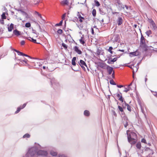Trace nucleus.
I'll list each match as a JSON object with an SVG mask.
<instances>
[{
	"mask_svg": "<svg viewBox=\"0 0 157 157\" xmlns=\"http://www.w3.org/2000/svg\"><path fill=\"white\" fill-rule=\"evenodd\" d=\"M139 30L141 33V38L140 40V47L141 48L142 50V52H144V56L142 58V59L146 56H149L150 57L151 56V52L148 51V50L150 47L153 48L152 47H149L146 44L145 40L146 39L144 38L143 35L141 33V31L140 29Z\"/></svg>",
	"mask_w": 157,
	"mask_h": 157,
	"instance_id": "f257e3e1",
	"label": "nucleus"
},
{
	"mask_svg": "<svg viewBox=\"0 0 157 157\" xmlns=\"http://www.w3.org/2000/svg\"><path fill=\"white\" fill-rule=\"evenodd\" d=\"M40 147L41 146L38 144V146L33 147L29 148L26 154L27 156L30 155L32 157L34 155L36 154H37L38 149L41 148Z\"/></svg>",
	"mask_w": 157,
	"mask_h": 157,
	"instance_id": "f03ea898",
	"label": "nucleus"
},
{
	"mask_svg": "<svg viewBox=\"0 0 157 157\" xmlns=\"http://www.w3.org/2000/svg\"><path fill=\"white\" fill-rule=\"evenodd\" d=\"M128 132H129V131L127 130V134L128 140L129 142H130L132 140H135L137 139V135L135 132H131L130 133H128Z\"/></svg>",
	"mask_w": 157,
	"mask_h": 157,
	"instance_id": "7ed1b4c3",
	"label": "nucleus"
},
{
	"mask_svg": "<svg viewBox=\"0 0 157 157\" xmlns=\"http://www.w3.org/2000/svg\"><path fill=\"white\" fill-rule=\"evenodd\" d=\"M76 57H73L71 60V63H72V64L74 66H75L77 67H78V69H73L72 68V69L74 71L77 72V71H79V65L78 64H77V65H76V63H75V61H76Z\"/></svg>",
	"mask_w": 157,
	"mask_h": 157,
	"instance_id": "20e7f679",
	"label": "nucleus"
},
{
	"mask_svg": "<svg viewBox=\"0 0 157 157\" xmlns=\"http://www.w3.org/2000/svg\"><path fill=\"white\" fill-rule=\"evenodd\" d=\"M48 154L47 151H46L39 150L37 152V155H38L46 156Z\"/></svg>",
	"mask_w": 157,
	"mask_h": 157,
	"instance_id": "39448f33",
	"label": "nucleus"
},
{
	"mask_svg": "<svg viewBox=\"0 0 157 157\" xmlns=\"http://www.w3.org/2000/svg\"><path fill=\"white\" fill-rule=\"evenodd\" d=\"M117 60V58H114L113 59L111 57L109 58L107 63L109 64H113Z\"/></svg>",
	"mask_w": 157,
	"mask_h": 157,
	"instance_id": "423d86ee",
	"label": "nucleus"
},
{
	"mask_svg": "<svg viewBox=\"0 0 157 157\" xmlns=\"http://www.w3.org/2000/svg\"><path fill=\"white\" fill-rule=\"evenodd\" d=\"M27 103H24L22 105H21L19 107H18L17 110L15 112V113L17 114L21 110V109H24L26 106Z\"/></svg>",
	"mask_w": 157,
	"mask_h": 157,
	"instance_id": "0eeeda50",
	"label": "nucleus"
},
{
	"mask_svg": "<svg viewBox=\"0 0 157 157\" xmlns=\"http://www.w3.org/2000/svg\"><path fill=\"white\" fill-rule=\"evenodd\" d=\"M50 82L51 84L54 88H56V86L58 87L59 86V83L55 82L53 79H51Z\"/></svg>",
	"mask_w": 157,
	"mask_h": 157,
	"instance_id": "6e6552de",
	"label": "nucleus"
},
{
	"mask_svg": "<svg viewBox=\"0 0 157 157\" xmlns=\"http://www.w3.org/2000/svg\"><path fill=\"white\" fill-rule=\"evenodd\" d=\"M106 69L109 75H111L112 71H113V67H111L109 65H106Z\"/></svg>",
	"mask_w": 157,
	"mask_h": 157,
	"instance_id": "1a4fd4ad",
	"label": "nucleus"
},
{
	"mask_svg": "<svg viewBox=\"0 0 157 157\" xmlns=\"http://www.w3.org/2000/svg\"><path fill=\"white\" fill-rule=\"evenodd\" d=\"M74 50L79 55H81L82 53L81 51L79 49L78 47L77 46H75L74 48Z\"/></svg>",
	"mask_w": 157,
	"mask_h": 157,
	"instance_id": "9d476101",
	"label": "nucleus"
},
{
	"mask_svg": "<svg viewBox=\"0 0 157 157\" xmlns=\"http://www.w3.org/2000/svg\"><path fill=\"white\" fill-rule=\"evenodd\" d=\"M130 56L131 57L136 56L139 55V52L136 50V51L134 52H132L129 53Z\"/></svg>",
	"mask_w": 157,
	"mask_h": 157,
	"instance_id": "9b49d317",
	"label": "nucleus"
},
{
	"mask_svg": "<svg viewBox=\"0 0 157 157\" xmlns=\"http://www.w3.org/2000/svg\"><path fill=\"white\" fill-rule=\"evenodd\" d=\"M123 22V20L122 17H118L117 20L118 25H121L122 24Z\"/></svg>",
	"mask_w": 157,
	"mask_h": 157,
	"instance_id": "f8f14e48",
	"label": "nucleus"
},
{
	"mask_svg": "<svg viewBox=\"0 0 157 157\" xmlns=\"http://www.w3.org/2000/svg\"><path fill=\"white\" fill-rule=\"evenodd\" d=\"M15 60H16L17 64H22L23 63L24 61L22 59H17V58L15 57Z\"/></svg>",
	"mask_w": 157,
	"mask_h": 157,
	"instance_id": "ddd939ff",
	"label": "nucleus"
},
{
	"mask_svg": "<svg viewBox=\"0 0 157 157\" xmlns=\"http://www.w3.org/2000/svg\"><path fill=\"white\" fill-rule=\"evenodd\" d=\"M79 64L80 65L81 67H82V66H84L87 67V68L88 69L87 65L85 61L82 59H80L79 61Z\"/></svg>",
	"mask_w": 157,
	"mask_h": 157,
	"instance_id": "4468645a",
	"label": "nucleus"
},
{
	"mask_svg": "<svg viewBox=\"0 0 157 157\" xmlns=\"http://www.w3.org/2000/svg\"><path fill=\"white\" fill-rule=\"evenodd\" d=\"M106 65H107L105 63L101 62H99L98 64V67H99L103 69H105V67Z\"/></svg>",
	"mask_w": 157,
	"mask_h": 157,
	"instance_id": "2eb2a0df",
	"label": "nucleus"
},
{
	"mask_svg": "<svg viewBox=\"0 0 157 157\" xmlns=\"http://www.w3.org/2000/svg\"><path fill=\"white\" fill-rule=\"evenodd\" d=\"M13 33L15 35L17 36H18L21 35V32L16 29L14 30L13 31Z\"/></svg>",
	"mask_w": 157,
	"mask_h": 157,
	"instance_id": "dca6fc26",
	"label": "nucleus"
},
{
	"mask_svg": "<svg viewBox=\"0 0 157 157\" xmlns=\"http://www.w3.org/2000/svg\"><path fill=\"white\" fill-rule=\"evenodd\" d=\"M105 7H103V8H99V11L101 14L104 15L105 14Z\"/></svg>",
	"mask_w": 157,
	"mask_h": 157,
	"instance_id": "f3484780",
	"label": "nucleus"
},
{
	"mask_svg": "<svg viewBox=\"0 0 157 157\" xmlns=\"http://www.w3.org/2000/svg\"><path fill=\"white\" fill-rule=\"evenodd\" d=\"M122 107L119 105H118V108L120 112H123V111L124 110V109H125L126 108L125 106H124V103L122 104Z\"/></svg>",
	"mask_w": 157,
	"mask_h": 157,
	"instance_id": "a211bd4d",
	"label": "nucleus"
},
{
	"mask_svg": "<svg viewBox=\"0 0 157 157\" xmlns=\"http://www.w3.org/2000/svg\"><path fill=\"white\" fill-rule=\"evenodd\" d=\"M118 5V6L117 7V8L119 11H121L122 9H124V7L122 3H120V4H119Z\"/></svg>",
	"mask_w": 157,
	"mask_h": 157,
	"instance_id": "6ab92c4d",
	"label": "nucleus"
},
{
	"mask_svg": "<svg viewBox=\"0 0 157 157\" xmlns=\"http://www.w3.org/2000/svg\"><path fill=\"white\" fill-rule=\"evenodd\" d=\"M14 28V25L13 23H11L10 25L8 27V31L9 32L12 31Z\"/></svg>",
	"mask_w": 157,
	"mask_h": 157,
	"instance_id": "aec40b11",
	"label": "nucleus"
},
{
	"mask_svg": "<svg viewBox=\"0 0 157 157\" xmlns=\"http://www.w3.org/2000/svg\"><path fill=\"white\" fill-rule=\"evenodd\" d=\"M84 115L86 117H88L90 115L89 111L88 110H85L84 112Z\"/></svg>",
	"mask_w": 157,
	"mask_h": 157,
	"instance_id": "412c9836",
	"label": "nucleus"
},
{
	"mask_svg": "<svg viewBox=\"0 0 157 157\" xmlns=\"http://www.w3.org/2000/svg\"><path fill=\"white\" fill-rule=\"evenodd\" d=\"M50 154L53 156H56L57 155L58 153L56 151H50Z\"/></svg>",
	"mask_w": 157,
	"mask_h": 157,
	"instance_id": "4be33fe9",
	"label": "nucleus"
},
{
	"mask_svg": "<svg viewBox=\"0 0 157 157\" xmlns=\"http://www.w3.org/2000/svg\"><path fill=\"white\" fill-rule=\"evenodd\" d=\"M151 27L152 28V29L154 30H156L157 29V27L156 26L155 23V22L151 24Z\"/></svg>",
	"mask_w": 157,
	"mask_h": 157,
	"instance_id": "5701e85b",
	"label": "nucleus"
},
{
	"mask_svg": "<svg viewBox=\"0 0 157 157\" xmlns=\"http://www.w3.org/2000/svg\"><path fill=\"white\" fill-rule=\"evenodd\" d=\"M136 147L137 149H140L141 148V144L140 142H138L136 144Z\"/></svg>",
	"mask_w": 157,
	"mask_h": 157,
	"instance_id": "b1692460",
	"label": "nucleus"
},
{
	"mask_svg": "<svg viewBox=\"0 0 157 157\" xmlns=\"http://www.w3.org/2000/svg\"><path fill=\"white\" fill-rule=\"evenodd\" d=\"M120 38L118 34H117L115 35L114 38V41L115 42H117L118 41Z\"/></svg>",
	"mask_w": 157,
	"mask_h": 157,
	"instance_id": "393cba45",
	"label": "nucleus"
},
{
	"mask_svg": "<svg viewBox=\"0 0 157 157\" xmlns=\"http://www.w3.org/2000/svg\"><path fill=\"white\" fill-rule=\"evenodd\" d=\"M14 51L17 53L18 55L19 56H22L23 53L16 49L14 50Z\"/></svg>",
	"mask_w": 157,
	"mask_h": 157,
	"instance_id": "a878e982",
	"label": "nucleus"
},
{
	"mask_svg": "<svg viewBox=\"0 0 157 157\" xmlns=\"http://www.w3.org/2000/svg\"><path fill=\"white\" fill-rule=\"evenodd\" d=\"M80 42L83 45H84V44L85 43L84 41L83 40V37H81V39L79 40Z\"/></svg>",
	"mask_w": 157,
	"mask_h": 157,
	"instance_id": "bb28decb",
	"label": "nucleus"
},
{
	"mask_svg": "<svg viewBox=\"0 0 157 157\" xmlns=\"http://www.w3.org/2000/svg\"><path fill=\"white\" fill-rule=\"evenodd\" d=\"M94 2L96 6L98 7L100 5V4L99 2L97 0H94Z\"/></svg>",
	"mask_w": 157,
	"mask_h": 157,
	"instance_id": "cd10ccee",
	"label": "nucleus"
},
{
	"mask_svg": "<svg viewBox=\"0 0 157 157\" xmlns=\"http://www.w3.org/2000/svg\"><path fill=\"white\" fill-rule=\"evenodd\" d=\"M63 23V20H61L59 23L56 24L55 26H61L62 25Z\"/></svg>",
	"mask_w": 157,
	"mask_h": 157,
	"instance_id": "c85d7f7f",
	"label": "nucleus"
},
{
	"mask_svg": "<svg viewBox=\"0 0 157 157\" xmlns=\"http://www.w3.org/2000/svg\"><path fill=\"white\" fill-rule=\"evenodd\" d=\"M122 121H124V122L128 121L129 120L126 116H124L123 117Z\"/></svg>",
	"mask_w": 157,
	"mask_h": 157,
	"instance_id": "c756f323",
	"label": "nucleus"
},
{
	"mask_svg": "<svg viewBox=\"0 0 157 157\" xmlns=\"http://www.w3.org/2000/svg\"><path fill=\"white\" fill-rule=\"evenodd\" d=\"M137 101L138 102L139 105H140V106H143V105L141 103V102L140 99L139 98H137Z\"/></svg>",
	"mask_w": 157,
	"mask_h": 157,
	"instance_id": "7c9ffc66",
	"label": "nucleus"
},
{
	"mask_svg": "<svg viewBox=\"0 0 157 157\" xmlns=\"http://www.w3.org/2000/svg\"><path fill=\"white\" fill-rule=\"evenodd\" d=\"M92 14L94 17H95L96 16V12L95 9H93L92 11Z\"/></svg>",
	"mask_w": 157,
	"mask_h": 157,
	"instance_id": "2f4dec72",
	"label": "nucleus"
},
{
	"mask_svg": "<svg viewBox=\"0 0 157 157\" xmlns=\"http://www.w3.org/2000/svg\"><path fill=\"white\" fill-rule=\"evenodd\" d=\"M128 121L124 122V121H122V122L124 125L125 128H126L128 125Z\"/></svg>",
	"mask_w": 157,
	"mask_h": 157,
	"instance_id": "473e14b6",
	"label": "nucleus"
},
{
	"mask_svg": "<svg viewBox=\"0 0 157 157\" xmlns=\"http://www.w3.org/2000/svg\"><path fill=\"white\" fill-rule=\"evenodd\" d=\"M110 83L112 85H117L116 83L114 82V80L113 79H111L109 81Z\"/></svg>",
	"mask_w": 157,
	"mask_h": 157,
	"instance_id": "72a5a7b5",
	"label": "nucleus"
},
{
	"mask_svg": "<svg viewBox=\"0 0 157 157\" xmlns=\"http://www.w3.org/2000/svg\"><path fill=\"white\" fill-rule=\"evenodd\" d=\"M124 89L125 90H124L123 91L125 92H127L128 91L130 90L131 89V88L130 87H128L127 88L125 87Z\"/></svg>",
	"mask_w": 157,
	"mask_h": 157,
	"instance_id": "f704fd0d",
	"label": "nucleus"
},
{
	"mask_svg": "<svg viewBox=\"0 0 157 157\" xmlns=\"http://www.w3.org/2000/svg\"><path fill=\"white\" fill-rule=\"evenodd\" d=\"M119 100L121 101V102L123 103L124 102V98L123 97L122 95H121L120 97L119 98Z\"/></svg>",
	"mask_w": 157,
	"mask_h": 157,
	"instance_id": "c9c22d12",
	"label": "nucleus"
},
{
	"mask_svg": "<svg viewBox=\"0 0 157 157\" xmlns=\"http://www.w3.org/2000/svg\"><path fill=\"white\" fill-rule=\"evenodd\" d=\"M30 135L28 133L25 134L23 136V138H29L30 137Z\"/></svg>",
	"mask_w": 157,
	"mask_h": 157,
	"instance_id": "e433bc0d",
	"label": "nucleus"
},
{
	"mask_svg": "<svg viewBox=\"0 0 157 157\" xmlns=\"http://www.w3.org/2000/svg\"><path fill=\"white\" fill-rule=\"evenodd\" d=\"M62 46L65 49H67V45L63 43H62Z\"/></svg>",
	"mask_w": 157,
	"mask_h": 157,
	"instance_id": "4c0bfd02",
	"label": "nucleus"
},
{
	"mask_svg": "<svg viewBox=\"0 0 157 157\" xmlns=\"http://www.w3.org/2000/svg\"><path fill=\"white\" fill-rule=\"evenodd\" d=\"M152 33L151 31V30H149L148 31H147L146 32V33L148 36H149Z\"/></svg>",
	"mask_w": 157,
	"mask_h": 157,
	"instance_id": "58836bf2",
	"label": "nucleus"
},
{
	"mask_svg": "<svg viewBox=\"0 0 157 157\" xmlns=\"http://www.w3.org/2000/svg\"><path fill=\"white\" fill-rule=\"evenodd\" d=\"M58 157H67L66 155L63 154H59L58 155Z\"/></svg>",
	"mask_w": 157,
	"mask_h": 157,
	"instance_id": "ea45409f",
	"label": "nucleus"
},
{
	"mask_svg": "<svg viewBox=\"0 0 157 157\" xmlns=\"http://www.w3.org/2000/svg\"><path fill=\"white\" fill-rule=\"evenodd\" d=\"M1 17L2 19H6V16L5 15V13L3 12L2 14L1 15Z\"/></svg>",
	"mask_w": 157,
	"mask_h": 157,
	"instance_id": "a19ab883",
	"label": "nucleus"
},
{
	"mask_svg": "<svg viewBox=\"0 0 157 157\" xmlns=\"http://www.w3.org/2000/svg\"><path fill=\"white\" fill-rule=\"evenodd\" d=\"M31 25L30 22L26 23L25 24V27L26 28H29L31 26Z\"/></svg>",
	"mask_w": 157,
	"mask_h": 157,
	"instance_id": "79ce46f5",
	"label": "nucleus"
},
{
	"mask_svg": "<svg viewBox=\"0 0 157 157\" xmlns=\"http://www.w3.org/2000/svg\"><path fill=\"white\" fill-rule=\"evenodd\" d=\"M62 2L63 4L67 5H68V2L67 0H64L62 1Z\"/></svg>",
	"mask_w": 157,
	"mask_h": 157,
	"instance_id": "37998d69",
	"label": "nucleus"
},
{
	"mask_svg": "<svg viewBox=\"0 0 157 157\" xmlns=\"http://www.w3.org/2000/svg\"><path fill=\"white\" fill-rule=\"evenodd\" d=\"M30 41L34 43H36V44H39V43H37L36 42V39H34L33 38H31V40H30Z\"/></svg>",
	"mask_w": 157,
	"mask_h": 157,
	"instance_id": "c03bdc74",
	"label": "nucleus"
},
{
	"mask_svg": "<svg viewBox=\"0 0 157 157\" xmlns=\"http://www.w3.org/2000/svg\"><path fill=\"white\" fill-rule=\"evenodd\" d=\"M126 106L127 107V110L131 112V106L129 105V104H127Z\"/></svg>",
	"mask_w": 157,
	"mask_h": 157,
	"instance_id": "a18cd8bd",
	"label": "nucleus"
},
{
	"mask_svg": "<svg viewBox=\"0 0 157 157\" xmlns=\"http://www.w3.org/2000/svg\"><path fill=\"white\" fill-rule=\"evenodd\" d=\"M129 143H130L131 145H132L135 144L136 143V141L135 140H132Z\"/></svg>",
	"mask_w": 157,
	"mask_h": 157,
	"instance_id": "49530a36",
	"label": "nucleus"
},
{
	"mask_svg": "<svg viewBox=\"0 0 157 157\" xmlns=\"http://www.w3.org/2000/svg\"><path fill=\"white\" fill-rule=\"evenodd\" d=\"M57 33L59 34H61L63 33V31L61 29H59L57 31Z\"/></svg>",
	"mask_w": 157,
	"mask_h": 157,
	"instance_id": "de8ad7c7",
	"label": "nucleus"
},
{
	"mask_svg": "<svg viewBox=\"0 0 157 157\" xmlns=\"http://www.w3.org/2000/svg\"><path fill=\"white\" fill-rule=\"evenodd\" d=\"M111 111L112 113L113 114L115 117L117 116V114L113 110H112Z\"/></svg>",
	"mask_w": 157,
	"mask_h": 157,
	"instance_id": "09e8293b",
	"label": "nucleus"
},
{
	"mask_svg": "<svg viewBox=\"0 0 157 157\" xmlns=\"http://www.w3.org/2000/svg\"><path fill=\"white\" fill-rule=\"evenodd\" d=\"M148 21L151 24L154 23V21L151 19H150L148 18Z\"/></svg>",
	"mask_w": 157,
	"mask_h": 157,
	"instance_id": "8fccbe9b",
	"label": "nucleus"
},
{
	"mask_svg": "<svg viewBox=\"0 0 157 157\" xmlns=\"http://www.w3.org/2000/svg\"><path fill=\"white\" fill-rule=\"evenodd\" d=\"M32 33L34 34H36V36H38V34L36 33V31L35 30H34L33 29V28H32Z\"/></svg>",
	"mask_w": 157,
	"mask_h": 157,
	"instance_id": "3c124183",
	"label": "nucleus"
},
{
	"mask_svg": "<svg viewBox=\"0 0 157 157\" xmlns=\"http://www.w3.org/2000/svg\"><path fill=\"white\" fill-rule=\"evenodd\" d=\"M141 109V110L142 112L144 114V113L145 112L144 111V105L140 106Z\"/></svg>",
	"mask_w": 157,
	"mask_h": 157,
	"instance_id": "603ef678",
	"label": "nucleus"
},
{
	"mask_svg": "<svg viewBox=\"0 0 157 157\" xmlns=\"http://www.w3.org/2000/svg\"><path fill=\"white\" fill-rule=\"evenodd\" d=\"M22 56H26V57H28L30 59H32V58L30 56L26 54H24L23 53V55H22Z\"/></svg>",
	"mask_w": 157,
	"mask_h": 157,
	"instance_id": "864d4df0",
	"label": "nucleus"
},
{
	"mask_svg": "<svg viewBox=\"0 0 157 157\" xmlns=\"http://www.w3.org/2000/svg\"><path fill=\"white\" fill-rule=\"evenodd\" d=\"M128 66V67H130L131 69H133V70H133V68L135 67H134V65L133 64H132L131 65Z\"/></svg>",
	"mask_w": 157,
	"mask_h": 157,
	"instance_id": "5fc2aeb1",
	"label": "nucleus"
},
{
	"mask_svg": "<svg viewBox=\"0 0 157 157\" xmlns=\"http://www.w3.org/2000/svg\"><path fill=\"white\" fill-rule=\"evenodd\" d=\"M141 142L142 143H143L145 144H146V140L144 138H143L142 139Z\"/></svg>",
	"mask_w": 157,
	"mask_h": 157,
	"instance_id": "6e6d98bb",
	"label": "nucleus"
},
{
	"mask_svg": "<svg viewBox=\"0 0 157 157\" xmlns=\"http://www.w3.org/2000/svg\"><path fill=\"white\" fill-rule=\"evenodd\" d=\"M66 16V13H64L62 15V20H63L65 19V17Z\"/></svg>",
	"mask_w": 157,
	"mask_h": 157,
	"instance_id": "4d7b16f0",
	"label": "nucleus"
},
{
	"mask_svg": "<svg viewBox=\"0 0 157 157\" xmlns=\"http://www.w3.org/2000/svg\"><path fill=\"white\" fill-rule=\"evenodd\" d=\"M21 12L22 13V15L23 16H25V15L26 14V12H25L24 11L22 10H21Z\"/></svg>",
	"mask_w": 157,
	"mask_h": 157,
	"instance_id": "13d9d810",
	"label": "nucleus"
},
{
	"mask_svg": "<svg viewBox=\"0 0 157 157\" xmlns=\"http://www.w3.org/2000/svg\"><path fill=\"white\" fill-rule=\"evenodd\" d=\"M25 41L24 40H22L21 42V45H24L25 44Z\"/></svg>",
	"mask_w": 157,
	"mask_h": 157,
	"instance_id": "bf43d9fd",
	"label": "nucleus"
},
{
	"mask_svg": "<svg viewBox=\"0 0 157 157\" xmlns=\"http://www.w3.org/2000/svg\"><path fill=\"white\" fill-rule=\"evenodd\" d=\"M0 23L2 25L4 24V19H2L1 20H0Z\"/></svg>",
	"mask_w": 157,
	"mask_h": 157,
	"instance_id": "052dcab7",
	"label": "nucleus"
},
{
	"mask_svg": "<svg viewBox=\"0 0 157 157\" xmlns=\"http://www.w3.org/2000/svg\"><path fill=\"white\" fill-rule=\"evenodd\" d=\"M116 2H117V4H118V5L119 4H120V3H121L122 2H121V1H120V0H116Z\"/></svg>",
	"mask_w": 157,
	"mask_h": 157,
	"instance_id": "680f3d73",
	"label": "nucleus"
},
{
	"mask_svg": "<svg viewBox=\"0 0 157 157\" xmlns=\"http://www.w3.org/2000/svg\"><path fill=\"white\" fill-rule=\"evenodd\" d=\"M117 87H118V88H121V87H124V86L123 85H117Z\"/></svg>",
	"mask_w": 157,
	"mask_h": 157,
	"instance_id": "e2e57ef3",
	"label": "nucleus"
},
{
	"mask_svg": "<svg viewBox=\"0 0 157 157\" xmlns=\"http://www.w3.org/2000/svg\"><path fill=\"white\" fill-rule=\"evenodd\" d=\"M80 27H79V26L78 25V27L79 28V29L80 30H81L82 28H83V26L82 25H80Z\"/></svg>",
	"mask_w": 157,
	"mask_h": 157,
	"instance_id": "0e129e2a",
	"label": "nucleus"
},
{
	"mask_svg": "<svg viewBox=\"0 0 157 157\" xmlns=\"http://www.w3.org/2000/svg\"><path fill=\"white\" fill-rule=\"evenodd\" d=\"M114 75H115V72H114V71H113V73H112V77L113 78H115Z\"/></svg>",
	"mask_w": 157,
	"mask_h": 157,
	"instance_id": "69168bd1",
	"label": "nucleus"
},
{
	"mask_svg": "<svg viewBox=\"0 0 157 157\" xmlns=\"http://www.w3.org/2000/svg\"><path fill=\"white\" fill-rule=\"evenodd\" d=\"M91 33L92 34H94V29L92 28H91Z\"/></svg>",
	"mask_w": 157,
	"mask_h": 157,
	"instance_id": "338daca9",
	"label": "nucleus"
},
{
	"mask_svg": "<svg viewBox=\"0 0 157 157\" xmlns=\"http://www.w3.org/2000/svg\"><path fill=\"white\" fill-rule=\"evenodd\" d=\"M153 95L157 97V92H155L153 93Z\"/></svg>",
	"mask_w": 157,
	"mask_h": 157,
	"instance_id": "774afa93",
	"label": "nucleus"
}]
</instances>
